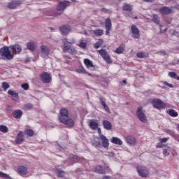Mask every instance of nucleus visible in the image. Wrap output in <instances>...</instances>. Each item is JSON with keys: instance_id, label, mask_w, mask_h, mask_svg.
<instances>
[{"instance_id": "nucleus-25", "label": "nucleus", "mask_w": 179, "mask_h": 179, "mask_svg": "<svg viewBox=\"0 0 179 179\" xmlns=\"http://www.w3.org/2000/svg\"><path fill=\"white\" fill-rule=\"evenodd\" d=\"M84 64L87 66V68H94V65H93V62L89 59H85Z\"/></svg>"}, {"instance_id": "nucleus-35", "label": "nucleus", "mask_w": 179, "mask_h": 179, "mask_svg": "<svg viewBox=\"0 0 179 179\" xmlns=\"http://www.w3.org/2000/svg\"><path fill=\"white\" fill-rule=\"evenodd\" d=\"M168 75L169 76H170V78H173V79H176L177 80H179V76H177V73L170 71L168 73Z\"/></svg>"}, {"instance_id": "nucleus-53", "label": "nucleus", "mask_w": 179, "mask_h": 179, "mask_svg": "<svg viewBox=\"0 0 179 179\" xmlns=\"http://www.w3.org/2000/svg\"><path fill=\"white\" fill-rule=\"evenodd\" d=\"M76 72H78V73H83V71L79 69H77Z\"/></svg>"}, {"instance_id": "nucleus-20", "label": "nucleus", "mask_w": 179, "mask_h": 179, "mask_svg": "<svg viewBox=\"0 0 179 179\" xmlns=\"http://www.w3.org/2000/svg\"><path fill=\"white\" fill-rule=\"evenodd\" d=\"M8 94H9L10 96H12V99L15 101L19 100V94L17 92L13 90H8Z\"/></svg>"}, {"instance_id": "nucleus-26", "label": "nucleus", "mask_w": 179, "mask_h": 179, "mask_svg": "<svg viewBox=\"0 0 179 179\" xmlns=\"http://www.w3.org/2000/svg\"><path fill=\"white\" fill-rule=\"evenodd\" d=\"M103 125L105 129L110 130L111 129V128H113V125L111 124V122H108V120H103Z\"/></svg>"}, {"instance_id": "nucleus-30", "label": "nucleus", "mask_w": 179, "mask_h": 179, "mask_svg": "<svg viewBox=\"0 0 179 179\" xmlns=\"http://www.w3.org/2000/svg\"><path fill=\"white\" fill-rule=\"evenodd\" d=\"M138 58H149V53H145L143 52H140L136 54Z\"/></svg>"}, {"instance_id": "nucleus-56", "label": "nucleus", "mask_w": 179, "mask_h": 179, "mask_svg": "<svg viewBox=\"0 0 179 179\" xmlns=\"http://www.w3.org/2000/svg\"><path fill=\"white\" fill-rule=\"evenodd\" d=\"M122 83H124V85H127V80H122Z\"/></svg>"}, {"instance_id": "nucleus-36", "label": "nucleus", "mask_w": 179, "mask_h": 179, "mask_svg": "<svg viewBox=\"0 0 179 179\" xmlns=\"http://www.w3.org/2000/svg\"><path fill=\"white\" fill-rule=\"evenodd\" d=\"M105 27L106 29H111V20L110 18L106 19Z\"/></svg>"}, {"instance_id": "nucleus-40", "label": "nucleus", "mask_w": 179, "mask_h": 179, "mask_svg": "<svg viewBox=\"0 0 179 179\" xmlns=\"http://www.w3.org/2000/svg\"><path fill=\"white\" fill-rule=\"evenodd\" d=\"M1 87L3 89L5 92H6V90H8V89L10 87V85H9L8 83L6 82H3L1 85Z\"/></svg>"}, {"instance_id": "nucleus-52", "label": "nucleus", "mask_w": 179, "mask_h": 179, "mask_svg": "<svg viewBox=\"0 0 179 179\" xmlns=\"http://www.w3.org/2000/svg\"><path fill=\"white\" fill-rule=\"evenodd\" d=\"M106 34L107 36H110V30H111V29L106 28Z\"/></svg>"}, {"instance_id": "nucleus-41", "label": "nucleus", "mask_w": 179, "mask_h": 179, "mask_svg": "<svg viewBox=\"0 0 179 179\" xmlns=\"http://www.w3.org/2000/svg\"><path fill=\"white\" fill-rule=\"evenodd\" d=\"M8 129L6 127V126L1 125L0 126V132H3V134H6L8 132Z\"/></svg>"}, {"instance_id": "nucleus-39", "label": "nucleus", "mask_w": 179, "mask_h": 179, "mask_svg": "<svg viewBox=\"0 0 179 179\" xmlns=\"http://www.w3.org/2000/svg\"><path fill=\"white\" fill-rule=\"evenodd\" d=\"M169 114L171 117H178V113L176 112L174 109H171L169 110Z\"/></svg>"}, {"instance_id": "nucleus-5", "label": "nucleus", "mask_w": 179, "mask_h": 179, "mask_svg": "<svg viewBox=\"0 0 179 179\" xmlns=\"http://www.w3.org/2000/svg\"><path fill=\"white\" fill-rule=\"evenodd\" d=\"M142 110H143L142 107H138L137 108V111H136L137 117L141 122L145 123L148 122V119H146V115H145V113H143Z\"/></svg>"}, {"instance_id": "nucleus-8", "label": "nucleus", "mask_w": 179, "mask_h": 179, "mask_svg": "<svg viewBox=\"0 0 179 179\" xmlns=\"http://www.w3.org/2000/svg\"><path fill=\"white\" fill-rule=\"evenodd\" d=\"M51 52V50H50V48H48L46 45H42L40 47V52L41 54V56L44 58L45 57H48V55H50V52Z\"/></svg>"}, {"instance_id": "nucleus-18", "label": "nucleus", "mask_w": 179, "mask_h": 179, "mask_svg": "<svg viewBox=\"0 0 179 179\" xmlns=\"http://www.w3.org/2000/svg\"><path fill=\"white\" fill-rule=\"evenodd\" d=\"M20 3H22L20 1H13L8 4V8H9V9H15L17 8Z\"/></svg>"}, {"instance_id": "nucleus-12", "label": "nucleus", "mask_w": 179, "mask_h": 179, "mask_svg": "<svg viewBox=\"0 0 179 179\" xmlns=\"http://www.w3.org/2000/svg\"><path fill=\"white\" fill-rule=\"evenodd\" d=\"M17 171L20 176H26L28 173L29 171L27 170V167L24 166H19L17 168Z\"/></svg>"}, {"instance_id": "nucleus-21", "label": "nucleus", "mask_w": 179, "mask_h": 179, "mask_svg": "<svg viewBox=\"0 0 179 179\" xmlns=\"http://www.w3.org/2000/svg\"><path fill=\"white\" fill-rule=\"evenodd\" d=\"M23 115V112L21 110H15L13 111V117L16 119L22 118Z\"/></svg>"}, {"instance_id": "nucleus-31", "label": "nucleus", "mask_w": 179, "mask_h": 179, "mask_svg": "<svg viewBox=\"0 0 179 179\" xmlns=\"http://www.w3.org/2000/svg\"><path fill=\"white\" fill-rule=\"evenodd\" d=\"M104 41L103 39H99L96 43L94 44V48L96 49L100 48L103 45Z\"/></svg>"}, {"instance_id": "nucleus-38", "label": "nucleus", "mask_w": 179, "mask_h": 179, "mask_svg": "<svg viewBox=\"0 0 179 179\" xmlns=\"http://www.w3.org/2000/svg\"><path fill=\"white\" fill-rule=\"evenodd\" d=\"M125 50L124 49V46H119L115 51L116 54H122Z\"/></svg>"}, {"instance_id": "nucleus-28", "label": "nucleus", "mask_w": 179, "mask_h": 179, "mask_svg": "<svg viewBox=\"0 0 179 179\" xmlns=\"http://www.w3.org/2000/svg\"><path fill=\"white\" fill-rule=\"evenodd\" d=\"M100 103L101 104V106H103L105 111H106V113H110V108H108V106H107V104H106V102L103 100V98H100Z\"/></svg>"}, {"instance_id": "nucleus-23", "label": "nucleus", "mask_w": 179, "mask_h": 179, "mask_svg": "<svg viewBox=\"0 0 179 179\" xmlns=\"http://www.w3.org/2000/svg\"><path fill=\"white\" fill-rule=\"evenodd\" d=\"M89 126L91 128V129H93L94 131H96V129L99 128V124L97 123V122H95L93 120H90Z\"/></svg>"}, {"instance_id": "nucleus-17", "label": "nucleus", "mask_w": 179, "mask_h": 179, "mask_svg": "<svg viewBox=\"0 0 179 179\" xmlns=\"http://www.w3.org/2000/svg\"><path fill=\"white\" fill-rule=\"evenodd\" d=\"M131 31L134 34V38H139V37H141V35L139 34V29H138V27H136V26H131Z\"/></svg>"}, {"instance_id": "nucleus-16", "label": "nucleus", "mask_w": 179, "mask_h": 179, "mask_svg": "<svg viewBox=\"0 0 179 179\" xmlns=\"http://www.w3.org/2000/svg\"><path fill=\"white\" fill-rule=\"evenodd\" d=\"M99 138L102 141V146H103V148H108V146H110L108 138H107V137H106L104 135H101V137H99Z\"/></svg>"}, {"instance_id": "nucleus-32", "label": "nucleus", "mask_w": 179, "mask_h": 179, "mask_svg": "<svg viewBox=\"0 0 179 179\" xmlns=\"http://www.w3.org/2000/svg\"><path fill=\"white\" fill-rule=\"evenodd\" d=\"M123 10H125L126 12H131L132 10V6L125 3L123 6Z\"/></svg>"}, {"instance_id": "nucleus-42", "label": "nucleus", "mask_w": 179, "mask_h": 179, "mask_svg": "<svg viewBox=\"0 0 179 179\" xmlns=\"http://www.w3.org/2000/svg\"><path fill=\"white\" fill-rule=\"evenodd\" d=\"M0 178H6V179H10V176H9V175L3 173L1 171H0Z\"/></svg>"}, {"instance_id": "nucleus-50", "label": "nucleus", "mask_w": 179, "mask_h": 179, "mask_svg": "<svg viewBox=\"0 0 179 179\" xmlns=\"http://www.w3.org/2000/svg\"><path fill=\"white\" fill-rule=\"evenodd\" d=\"M164 145H163V143H159L157 144L156 148L157 149L162 148Z\"/></svg>"}, {"instance_id": "nucleus-44", "label": "nucleus", "mask_w": 179, "mask_h": 179, "mask_svg": "<svg viewBox=\"0 0 179 179\" xmlns=\"http://www.w3.org/2000/svg\"><path fill=\"white\" fill-rule=\"evenodd\" d=\"M87 45V44L85 42H83V41L80 42L79 47H80V48H86Z\"/></svg>"}, {"instance_id": "nucleus-59", "label": "nucleus", "mask_w": 179, "mask_h": 179, "mask_svg": "<svg viewBox=\"0 0 179 179\" xmlns=\"http://www.w3.org/2000/svg\"><path fill=\"white\" fill-rule=\"evenodd\" d=\"M0 92H1V89H0Z\"/></svg>"}, {"instance_id": "nucleus-15", "label": "nucleus", "mask_w": 179, "mask_h": 179, "mask_svg": "<svg viewBox=\"0 0 179 179\" xmlns=\"http://www.w3.org/2000/svg\"><path fill=\"white\" fill-rule=\"evenodd\" d=\"M159 13H162V15H170L173 13V10L169 7H162L159 8Z\"/></svg>"}, {"instance_id": "nucleus-51", "label": "nucleus", "mask_w": 179, "mask_h": 179, "mask_svg": "<svg viewBox=\"0 0 179 179\" xmlns=\"http://www.w3.org/2000/svg\"><path fill=\"white\" fill-rule=\"evenodd\" d=\"M96 129H97V132H98V134H99V138H101V135H103V134H101V129L97 127Z\"/></svg>"}, {"instance_id": "nucleus-33", "label": "nucleus", "mask_w": 179, "mask_h": 179, "mask_svg": "<svg viewBox=\"0 0 179 179\" xmlns=\"http://www.w3.org/2000/svg\"><path fill=\"white\" fill-rule=\"evenodd\" d=\"M24 134L27 135V136L31 137L34 135V131L31 129H25Z\"/></svg>"}, {"instance_id": "nucleus-6", "label": "nucleus", "mask_w": 179, "mask_h": 179, "mask_svg": "<svg viewBox=\"0 0 179 179\" xmlns=\"http://www.w3.org/2000/svg\"><path fill=\"white\" fill-rule=\"evenodd\" d=\"M152 106L155 108H158L159 110L166 108V103L160 99H153Z\"/></svg>"}, {"instance_id": "nucleus-57", "label": "nucleus", "mask_w": 179, "mask_h": 179, "mask_svg": "<svg viewBox=\"0 0 179 179\" xmlns=\"http://www.w3.org/2000/svg\"><path fill=\"white\" fill-rule=\"evenodd\" d=\"M133 19H136H136H138V17L136 16Z\"/></svg>"}, {"instance_id": "nucleus-11", "label": "nucleus", "mask_w": 179, "mask_h": 179, "mask_svg": "<svg viewBox=\"0 0 179 179\" xmlns=\"http://www.w3.org/2000/svg\"><path fill=\"white\" fill-rule=\"evenodd\" d=\"M23 141H24V134H23V131H20L17 134L15 142L17 145H20Z\"/></svg>"}, {"instance_id": "nucleus-29", "label": "nucleus", "mask_w": 179, "mask_h": 179, "mask_svg": "<svg viewBox=\"0 0 179 179\" xmlns=\"http://www.w3.org/2000/svg\"><path fill=\"white\" fill-rule=\"evenodd\" d=\"M66 41H68V39L66 38H64L62 40V42L64 43V47H63L64 51H69V50H71V47L66 45L68 44Z\"/></svg>"}, {"instance_id": "nucleus-54", "label": "nucleus", "mask_w": 179, "mask_h": 179, "mask_svg": "<svg viewBox=\"0 0 179 179\" xmlns=\"http://www.w3.org/2000/svg\"><path fill=\"white\" fill-rule=\"evenodd\" d=\"M103 179H110V176H103Z\"/></svg>"}, {"instance_id": "nucleus-27", "label": "nucleus", "mask_w": 179, "mask_h": 179, "mask_svg": "<svg viewBox=\"0 0 179 179\" xmlns=\"http://www.w3.org/2000/svg\"><path fill=\"white\" fill-rule=\"evenodd\" d=\"M111 142H112V143H114L115 145H122V141H121V139H120L117 137H113L111 138Z\"/></svg>"}, {"instance_id": "nucleus-10", "label": "nucleus", "mask_w": 179, "mask_h": 179, "mask_svg": "<svg viewBox=\"0 0 179 179\" xmlns=\"http://www.w3.org/2000/svg\"><path fill=\"white\" fill-rule=\"evenodd\" d=\"M94 171L95 173H98V174H106V173H110V170L108 167L103 169L101 166H98L95 168Z\"/></svg>"}, {"instance_id": "nucleus-2", "label": "nucleus", "mask_w": 179, "mask_h": 179, "mask_svg": "<svg viewBox=\"0 0 179 179\" xmlns=\"http://www.w3.org/2000/svg\"><path fill=\"white\" fill-rule=\"evenodd\" d=\"M0 55H1V57H4L6 59H13V54H12V52L10 51V46H4L3 48H1L0 49Z\"/></svg>"}, {"instance_id": "nucleus-48", "label": "nucleus", "mask_w": 179, "mask_h": 179, "mask_svg": "<svg viewBox=\"0 0 179 179\" xmlns=\"http://www.w3.org/2000/svg\"><path fill=\"white\" fill-rule=\"evenodd\" d=\"M66 43L67 44H75V39L72 38V39H69V41H66Z\"/></svg>"}, {"instance_id": "nucleus-34", "label": "nucleus", "mask_w": 179, "mask_h": 179, "mask_svg": "<svg viewBox=\"0 0 179 179\" xmlns=\"http://www.w3.org/2000/svg\"><path fill=\"white\" fill-rule=\"evenodd\" d=\"M93 33L94 34H95V36H103V34H104L103 29H96L94 30Z\"/></svg>"}, {"instance_id": "nucleus-58", "label": "nucleus", "mask_w": 179, "mask_h": 179, "mask_svg": "<svg viewBox=\"0 0 179 179\" xmlns=\"http://www.w3.org/2000/svg\"><path fill=\"white\" fill-rule=\"evenodd\" d=\"M2 150V148L0 147V152Z\"/></svg>"}, {"instance_id": "nucleus-24", "label": "nucleus", "mask_w": 179, "mask_h": 179, "mask_svg": "<svg viewBox=\"0 0 179 179\" xmlns=\"http://www.w3.org/2000/svg\"><path fill=\"white\" fill-rule=\"evenodd\" d=\"M55 173L57 174V177L60 178H64L65 176V172L62 169H56Z\"/></svg>"}, {"instance_id": "nucleus-45", "label": "nucleus", "mask_w": 179, "mask_h": 179, "mask_svg": "<svg viewBox=\"0 0 179 179\" xmlns=\"http://www.w3.org/2000/svg\"><path fill=\"white\" fill-rule=\"evenodd\" d=\"M21 87L24 89V90H29V84L28 83H24L21 85Z\"/></svg>"}, {"instance_id": "nucleus-46", "label": "nucleus", "mask_w": 179, "mask_h": 179, "mask_svg": "<svg viewBox=\"0 0 179 179\" xmlns=\"http://www.w3.org/2000/svg\"><path fill=\"white\" fill-rule=\"evenodd\" d=\"M163 153H164V156H169V155H170V150L164 149L163 151Z\"/></svg>"}, {"instance_id": "nucleus-4", "label": "nucleus", "mask_w": 179, "mask_h": 179, "mask_svg": "<svg viewBox=\"0 0 179 179\" xmlns=\"http://www.w3.org/2000/svg\"><path fill=\"white\" fill-rule=\"evenodd\" d=\"M40 79L43 82V83H50L52 80V77L50 73L43 72L39 76Z\"/></svg>"}, {"instance_id": "nucleus-49", "label": "nucleus", "mask_w": 179, "mask_h": 179, "mask_svg": "<svg viewBox=\"0 0 179 179\" xmlns=\"http://www.w3.org/2000/svg\"><path fill=\"white\" fill-rule=\"evenodd\" d=\"M163 84L165 85L166 86H169V87H171V88L174 87L173 85H171L166 81H164Z\"/></svg>"}, {"instance_id": "nucleus-9", "label": "nucleus", "mask_w": 179, "mask_h": 179, "mask_svg": "<svg viewBox=\"0 0 179 179\" xmlns=\"http://www.w3.org/2000/svg\"><path fill=\"white\" fill-rule=\"evenodd\" d=\"M71 5V3L68 1H61L59 3V5L57 6V10L58 12H61L65 9L67 6H69Z\"/></svg>"}, {"instance_id": "nucleus-43", "label": "nucleus", "mask_w": 179, "mask_h": 179, "mask_svg": "<svg viewBox=\"0 0 179 179\" xmlns=\"http://www.w3.org/2000/svg\"><path fill=\"white\" fill-rule=\"evenodd\" d=\"M33 108V105L31 103L25 104L24 106V110H31Z\"/></svg>"}, {"instance_id": "nucleus-14", "label": "nucleus", "mask_w": 179, "mask_h": 179, "mask_svg": "<svg viewBox=\"0 0 179 179\" xmlns=\"http://www.w3.org/2000/svg\"><path fill=\"white\" fill-rule=\"evenodd\" d=\"M59 30L62 34L66 36V34L71 31V27H69V25H63L59 27Z\"/></svg>"}, {"instance_id": "nucleus-47", "label": "nucleus", "mask_w": 179, "mask_h": 179, "mask_svg": "<svg viewBox=\"0 0 179 179\" xmlns=\"http://www.w3.org/2000/svg\"><path fill=\"white\" fill-rule=\"evenodd\" d=\"M169 139H170V138H169V137L163 138L160 139V142H161V143H166V142H167V141H169Z\"/></svg>"}, {"instance_id": "nucleus-1", "label": "nucleus", "mask_w": 179, "mask_h": 179, "mask_svg": "<svg viewBox=\"0 0 179 179\" xmlns=\"http://www.w3.org/2000/svg\"><path fill=\"white\" fill-rule=\"evenodd\" d=\"M59 122L64 124L69 128H72L75 125L73 119L69 117V110L66 108H62L59 111V116L58 117Z\"/></svg>"}, {"instance_id": "nucleus-3", "label": "nucleus", "mask_w": 179, "mask_h": 179, "mask_svg": "<svg viewBox=\"0 0 179 179\" xmlns=\"http://www.w3.org/2000/svg\"><path fill=\"white\" fill-rule=\"evenodd\" d=\"M97 52L102 57L103 59L107 62V64H111L113 62V60L111 59V57H110V55L104 49H101L99 50H97Z\"/></svg>"}, {"instance_id": "nucleus-7", "label": "nucleus", "mask_w": 179, "mask_h": 179, "mask_svg": "<svg viewBox=\"0 0 179 179\" xmlns=\"http://www.w3.org/2000/svg\"><path fill=\"white\" fill-rule=\"evenodd\" d=\"M137 171L141 177H148L149 176V171L145 166H138L136 167Z\"/></svg>"}, {"instance_id": "nucleus-37", "label": "nucleus", "mask_w": 179, "mask_h": 179, "mask_svg": "<svg viewBox=\"0 0 179 179\" xmlns=\"http://www.w3.org/2000/svg\"><path fill=\"white\" fill-rule=\"evenodd\" d=\"M152 22L156 24H159V23H160V21L159 20V15L154 14L152 17Z\"/></svg>"}, {"instance_id": "nucleus-13", "label": "nucleus", "mask_w": 179, "mask_h": 179, "mask_svg": "<svg viewBox=\"0 0 179 179\" xmlns=\"http://www.w3.org/2000/svg\"><path fill=\"white\" fill-rule=\"evenodd\" d=\"M10 50H11L13 54H19L20 52H22V47L18 44L10 46Z\"/></svg>"}, {"instance_id": "nucleus-19", "label": "nucleus", "mask_w": 179, "mask_h": 179, "mask_svg": "<svg viewBox=\"0 0 179 179\" xmlns=\"http://www.w3.org/2000/svg\"><path fill=\"white\" fill-rule=\"evenodd\" d=\"M125 141L129 143V145H136V138L132 136H127L125 137Z\"/></svg>"}, {"instance_id": "nucleus-55", "label": "nucleus", "mask_w": 179, "mask_h": 179, "mask_svg": "<svg viewBox=\"0 0 179 179\" xmlns=\"http://www.w3.org/2000/svg\"><path fill=\"white\" fill-rule=\"evenodd\" d=\"M144 2H153L155 0H143Z\"/></svg>"}, {"instance_id": "nucleus-22", "label": "nucleus", "mask_w": 179, "mask_h": 179, "mask_svg": "<svg viewBox=\"0 0 179 179\" xmlns=\"http://www.w3.org/2000/svg\"><path fill=\"white\" fill-rule=\"evenodd\" d=\"M27 47L29 51H36V48H37L36 43L34 41L28 42L27 43Z\"/></svg>"}]
</instances>
